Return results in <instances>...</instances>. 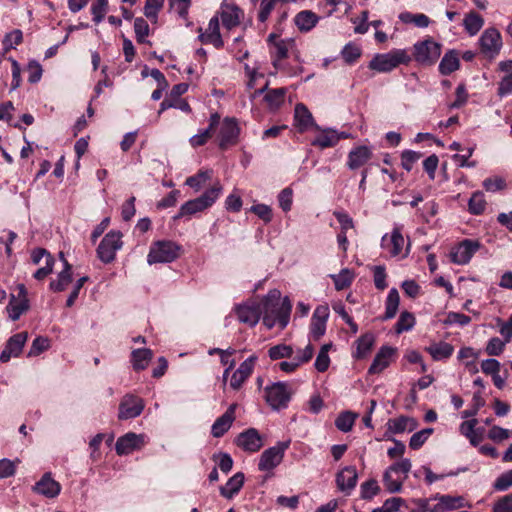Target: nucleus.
Here are the masks:
<instances>
[{"instance_id": "nucleus-54", "label": "nucleus", "mask_w": 512, "mask_h": 512, "mask_svg": "<svg viewBox=\"0 0 512 512\" xmlns=\"http://www.w3.org/2000/svg\"><path fill=\"white\" fill-rule=\"evenodd\" d=\"M279 206L284 212L291 210L293 201V191L291 188H284L278 195Z\"/></svg>"}, {"instance_id": "nucleus-28", "label": "nucleus", "mask_w": 512, "mask_h": 512, "mask_svg": "<svg viewBox=\"0 0 512 512\" xmlns=\"http://www.w3.org/2000/svg\"><path fill=\"white\" fill-rule=\"evenodd\" d=\"M244 484V474L241 472L236 473L232 476L227 483L220 488V494L227 498L231 499L235 494H237Z\"/></svg>"}, {"instance_id": "nucleus-51", "label": "nucleus", "mask_w": 512, "mask_h": 512, "mask_svg": "<svg viewBox=\"0 0 512 512\" xmlns=\"http://www.w3.org/2000/svg\"><path fill=\"white\" fill-rule=\"evenodd\" d=\"M108 8V0H97L95 3L91 6V12L93 15V21L98 24L103 19L107 12Z\"/></svg>"}, {"instance_id": "nucleus-53", "label": "nucleus", "mask_w": 512, "mask_h": 512, "mask_svg": "<svg viewBox=\"0 0 512 512\" xmlns=\"http://www.w3.org/2000/svg\"><path fill=\"white\" fill-rule=\"evenodd\" d=\"M163 6V0H146L144 14L147 18L155 20L159 10Z\"/></svg>"}, {"instance_id": "nucleus-25", "label": "nucleus", "mask_w": 512, "mask_h": 512, "mask_svg": "<svg viewBox=\"0 0 512 512\" xmlns=\"http://www.w3.org/2000/svg\"><path fill=\"white\" fill-rule=\"evenodd\" d=\"M404 243V237L399 229H394L390 236L384 235L381 240L382 248L386 249L392 256L401 253Z\"/></svg>"}, {"instance_id": "nucleus-18", "label": "nucleus", "mask_w": 512, "mask_h": 512, "mask_svg": "<svg viewBox=\"0 0 512 512\" xmlns=\"http://www.w3.org/2000/svg\"><path fill=\"white\" fill-rule=\"evenodd\" d=\"M373 156L372 150L365 146H357L353 148L347 159V166L350 170H357L363 167Z\"/></svg>"}, {"instance_id": "nucleus-5", "label": "nucleus", "mask_w": 512, "mask_h": 512, "mask_svg": "<svg viewBox=\"0 0 512 512\" xmlns=\"http://www.w3.org/2000/svg\"><path fill=\"white\" fill-rule=\"evenodd\" d=\"M265 400L273 410L284 409L291 399V390L284 382L273 383L265 388Z\"/></svg>"}, {"instance_id": "nucleus-34", "label": "nucleus", "mask_w": 512, "mask_h": 512, "mask_svg": "<svg viewBox=\"0 0 512 512\" xmlns=\"http://www.w3.org/2000/svg\"><path fill=\"white\" fill-rule=\"evenodd\" d=\"M240 9L235 5H226L222 8L221 20L224 27L231 29L240 22Z\"/></svg>"}, {"instance_id": "nucleus-10", "label": "nucleus", "mask_w": 512, "mask_h": 512, "mask_svg": "<svg viewBox=\"0 0 512 512\" xmlns=\"http://www.w3.org/2000/svg\"><path fill=\"white\" fill-rule=\"evenodd\" d=\"M481 244L477 240L465 239L450 252V260L457 265L467 264L479 250Z\"/></svg>"}, {"instance_id": "nucleus-17", "label": "nucleus", "mask_w": 512, "mask_h": 512, "mask_svg": "<svg viewBox=\"0 0 512 512\" xmlns=\"http://www.w3.org/2000/svg\"><path fill=\"white\" fill-rule=\"evenodd\" d=\"M357 480L358 474L354 466H347L336 475V484L338 489L346 494H350V492L355 488Z\"/></svg>"}, {"instance_id": "nucleus-31", "label": "nucleus", "mask_w": 512, "mask_h": 512, "mask_svg": "<svg viewBox=\"0 0 512 512\" xmlns=\"http://www.w3.org/2000/svg\"><path fill=\"white\" fill-rule=\"evenodd\" d=\"M319 17L310 10H304L299 12L295 16V24L300 31H310L318 22Z\"/></svg>"}, {"instance_id": "nucleus-37", "label": "nucleus", "mask_w": 512, "mask_h": 512, "mask_svg": "<svg viewBox=\"0 0 512 512\" xmlns=\"http://www.w3.org/2000/svg\"><path fill=\"white\" fill-rule=\"evenodd\" d=\"M286 93V88L271 89L267 91L264 99L271 109H277L284 103Z\"/></svg>"}, {"instance_id": "nucleus-4", "label": "nucleus", "mask_w": 512, "mask_h": 512, "mask_svg": "<svg viewBox=\"0 0 512 512\" xmlns=\"http://www.w3.org/2000/svg\"><path fill=\"white\" fill-rule=\"evenodd\" d=\"M414 59L421 65L434 64L441 55V44L431 38L417 42L414 45Z\"/></svg>"}, {"instance_id": "nucleus-44", "label": "nucleus", "mask_w": 512, "mask_h": 512, "mask_svg": "<svg viewBox=\"0 0 512 512\" xmlns=\"http://www.w3.org/2000/svg\"><path fill=\"white\" fill-rule=\"evenodd\" d=\"M293 354V348L290 345L278 344L268 350L271 360L290 358Z\"/></svg>"}, {"instance_id": "nucleus-49", "label": "nucleus", "mask_w": 512, "mask_h": 512, "mask_svg": "<svg viewBox=\"0 0 512 512\" xmlns=\"http://www.w3.org/2000/svg\"><path fill=\"white\" fill-rule=\"evenodd\" d=\"M432 433V428H425L421 431L414 433L410 438L409 447L413 450L419 449L427 441V439Z\"/></svg>"}, {"instance_id": "nucleus-9", "label": "nucleus", "mask_w": 512, "mask_h": 512, "mask_svg": "<svg viewBox=\"0 0 512 512\" xmlns=\"http://www.w3.org/2000/svg\"><path fill=\"white\" fill-rule=\"evenodd\" d=\"M289 442H280L274 447L266 449L259 459L258 468L260 471H270L278 466L288 448Z\"/></svg>"}, {"instance_id": "nucleus-39", "label": "nucleus", "mask_w": 512, "mask_h": 512, "mask_svg": "<svg viewBox=\"0 0 512 512\" xmlns=\"http://www.w3.org/2000/svg\"><path fill=\"white\" fill-rule=\"evenodd\" d=\"M357 416L358 415L356 413L350 411L342 412L336 418L335 426L342 432H349L352 429Z\"/></svg>"}, {"instance_id": "nucleus-20", "label": "nucleus", "mask_w": 512, "mask_h": 512, "mask_svg": "<svg viewBox=\"0 0 512 512\" xmlns=\"http://www.w3.org/2000/svg\"><path fill=\"white\" fill-rule=\"evenodd\" d=\"M59 258L63 262V270L59 272L57 279L50 282V289L54 292L64 291L72 282V266L66 260L64 253H59Z\"/></svg>"}, {"instance_id": "nucleus-63", "label": "nucleus", "mask_w": 512, "mask_h": 512, "mask_svg": "<svg viewBox=\"0 0 512 512\" xmlns=\"http://www.w3.org/2000/svg\"><path fill=\"white\" fill-rule=\"evenodd\" d=\"M493 512H512V493L501 497L495 502Z\"/></svg>"}, {"instance_id": "nucleus-56", "label": "nucleus", "mask_w": 512, "mask_h": 512, "mask_svg": "<svg viewBox=\"0 0 512 512\" xmlns=\"http://www.w3.org/2000/svg\"><path fill=\"white\" fill-rule=\"evenodd\" d=\"M250 211L256 214L265 223H269L272 220V209L266 204L253 205Z\"/></svg>"}, {"instance_id": "nucleus-2", "label": "nucleus", "mask_w": 512, "mask_h": 512, "mask_svg": "<svg viewBox=\"0 0 512 512\" xmlns=\"http://www.w3.org/2000/svg\"><path fill=\"white\" fill-rule=\"evenodd\" d=\"M222 191L220 183H215L209 190L205 191L200 197L185 202L175 216V219L186 215H194L212 206Z\"/></svg>"}, {"instance_id": "nucleus-43", "label": "nucleus", "mask_w": 512, "mask_h": 512, "mask_svg": "<svg viewBox=\"0 0 512 512\" xmlns=\"http://www.w3.org/2000/svg\"><path fill=\"white\" fill-rule=\"evenodd\" d=\"M469 211L472 214L479 215L481 214L486 207V201L484 198V194L480 191H477L472 194L469 203H468Z\"/></svg>"}, {"instance_id": "nucleus-50", "label": "nucleus", "mask_w": 512, "mask_h": 512, "mask_svg": "<svg viewBox=\"0 0 512 512\" xmlns=\"http://www.w3.org/2000/svg\"><path fill=\"white\" fill-rule=\"evenodd\" d=\"M422 157L420 152L405 150L401 154V165L406 171H411L415 162Z\"/></svg>"}, {"instance_id": "nucleus-38", "label": "nucleus", "mask_w": 512, "mask_h": 512, "mask_svg": "<svg viewBox=\"0 0 512 512\" xmlns=\"http://www.w3.org/2000/svg\"><path fill=\"white\" fill-rule=\"evenodd\" d=\"M484 24L483 18L476 12H470L465 16L464 26L466 31L471 35H476Z\"/></svg>"}, {"instance_id": "nucleus-14", "label": "nucleus", "mask_w": 512, "mask_h": 512, "mask_svg": "<svg viewBox=\"0 0 512 512\" xmlns=\"http://www.w3.org/2000/svg\"><path fill=\"white\" fill-rule=\"evenodd\" d=\"M256 360V356H250L244 362H242L238 369L232 374L230 379V387L233 390H239L243 383L249 378L253 372Z\"/></svg>"}, {"instance_id": "nucleus-52", "label": "nucleus", "mask_w": 512, "mask_h": 512, "mask_svg": "<svg viewBox=\"0 0 512 512\" xmlns=\"http://www.w3.org/2000/svg\"><path fill=\"white\" fill-rule=\"evenodd\" d=\"M380 491L376 480H368L361 485V497L363 499H372Z\"/></svg>"}, {"instance_id": "nucleus-29", "label": "nucleus", "mask_w": 512, "mask_h": 512, "mask_svg": "<svg viewBox=\"0 0 512 512\" xmlns=\"http://www.w3.org/2000/svg\"><path fill=\"white\" fill-rule=\"evenodd\" d=\"M459 55L456 50L448 51L439 63V71L442 75H449L459 68Z\"/></svg>"}, {"instance_id": "nucleus-46", "label": "nucleus", "mask_w": 512, "mask_h": 512, "mask_svg": "<svg viewBox=\"0 0 512 512\" xmlns=\"http://www.w3.org/2000/svg\"><path fill=\"white\" fill-rule=\"evenodd\" d=\"M26 340V332L15 334L8 340L6 347H8L12 351V353H14V357H16L21 353Z\"/></svg>"}, {"instance_id": "nucleus-24", "label": "nucleus", "mask_w": 512, "mask_h": 512, "mask_svg": "<svg viewBox=\"0 0 512 512\" xmlns=\"http://www.w3.org/2000/svg\"><path fill=\"white\" fill-rule=\"evenodd\" d=\"M387 426L388 432L391 434H399L405 431L412 432L418 427V422L412 417L400 416L398 418L389 419Z\"/></svg>"}, {"instance_id": "nucleus-47", "label": "nucleus", "mask_w": 512, "mask_h": 512, "mask_svg": "<svg viewBox=\"0 0 512 512\" xmlns=\"http://www.w3.org/2000/svg\"><path fill=\"white\" fill-rule=\"evenodd\" d=\"M134 31L138 43L147 42L146 37L149 35L150 29L147 21L144 18L138 17L135 19Z\"/></svg>"}, {"instance_id": "nucleus-21", "label": "nucleus", "mask_w": 512, "mask_h": 512, "mask_svg": "<svg viewBox=\"0 0 512 512\" xmlns=\"http://www.w3.org/2000/svg\"><path fill=\"white\" fill-rule=\"evenodd\" d=\"M34 490L47 498H54L60 493L61 486L51 477V473H45L35 484Z\"/></svg>"}, {"instance_id": "nucleus-16", "label": "nucleus", "mask_w": 512, "mask_h": 512, "mask_svg": "<svg viewBox=\"0 0 512 512\" xmlns=\"http://www.w3.org/2000/svg\"><path fill=\"white\" fill-rule=\"evenodd\" d=\"M144 444L143 435H138L132 432L125 434L124 436L118 438L115 450L118 455H127L133 452L136 449L141 448Z\"/></svg>"}, {"instance_id": "nucleus-57", "label": "nucleus", "mask_w": 512, "mask_h": 512, "mask_svg": "<svg viewBox=\"0 0 512 512\" xmlns=\"http://www.w3.org/2000/svg\"><path fill=\"white\" fill-rule=\"evenodd\" d=\"M512 486V470L501 474L493 484L497 491H506Z\"/></svg>"}, {"instance_id": "nucleus-3", "label": "nucleus", "mask_w": 512, "mask_h": 512, "mask_svg": "<svg viewBox=\"0 0 512 512\" xmlns=\"http://www.w3.org/2000/svg\"><path fill=\"white\" fill-rule=\"evenodd\" d=\"M181 247L175 242L161 240L153 243L150 247L147 262L149 265L156 263H170L180 255Z\"/></svg>"}, {"instance_id": "nucleus-35", "label": "nucleus", "mask_w": 512, "mask_h": 512, "mask_svg": "<svg viewBox=\"0 0 512 512\" xmlns=\"http://www.w3.org/2000/svg\"><path fill=\"white\" fill-rule=\"evenodd\" d=\"M339 140L340 136L335 130L326 129L312 141V145L323 149L335 146Z\"/></svg>"}, {"instance_id": "nucleus-19", "label": "nucleus", "mask_w": 512, "mask_h": 512, "mask_svg": "<svg viewBox=\"0 0 512 512\" xmlns=\"http://www.w3.org/2000/svg\"><path fill=\"white\" fill-rule=\"evenodd\" d=\"M236 407V404H231L225 413L216 419L211 428V433L214 437L220 438L230 429L235 420Z\"/></svg>"}, {"instance_id": "nucleus-58", "label": "nucleus", "mask_w": 512, "mask_h": 512, "mask_svg": "<svg viewBox=\"0 0 512 512\" xmlns=\"http://www.w3.org/2000/svg\"><path fill=\"white\" fill-rule=\"evenodd\" d=\"M505 343L497 337L491 338L486 346V353L490 356L500 355L504 350Z\"/></svg>"}, {"instance_id": "nucleus-6", "label": "nucleus", "mask_w": 512, "mask_h": 512, "mask_svg": "<svg viewBox=\"0 0 512 512\" xmlns=\"http://www.w3.org/2000/svg\"><path fill=\"white\" fill-rule=\"evenodd\" d=\"M408 56L403 50H394L385 54L376 55L369 63V68L378 72H389L399 64L408 61Z\"/></svg>"}, {"instance_id": "nucleus-26", "label": "nucleus", "mask_w": 512, "mask_h": 512, "mask_svg": "<svg viewBox=\"0 0 512 512\" xmlns=\"http://www.w3.org/2000/svg\"><path fill=\"white\" fill-rule=\"evenodd\" d=\"M394 353V349L388 346H383L378 351L374 360L369 367L368 372L370 374H378L386 369L390 364V358Z\"/></svg>"}, {"instance_id": "nucleus-22", "label": "nucleus", "mask_w": 512, "mask_h": 512, "mask_svg": "<svg viewBox=\"0 0 512 512\" xmlns=\"http://www.w3.org/2000/svg\"><path fill=\"white\" fill-rule=\"evenodd\" d=\"M199 39L204 44H212L216 48L223 46V40L219 31L218 17H212L209 21L206 33H200Z\"/></svg>"}, {"instance_id": "nucleus-36", "label": "nucleus", "mask_w": 512, "mask_h": 512, "mask_svg": "<svg viewBox=\"0 0 512 512\" xmlns=\"http://www.w3.org/2000/svg\"><path fill=\"white\" fill-rule=\"evenodd\" d=\"M400 302V297L397 289L392 288L387 296L386 299V307H385V314L383 316V320L392 319L398 310Z\"/></svg>"}, {"instance_id": "nucleus-62", "label": "nucleus", "mask_w": 512, "mask_h": 512, "mask_svg": "<svg viewBox=\"0 0 512 512\" xmlns=\"http://www.w3.org/2000/svg\"><path fill=\"white\" fill-rule=\"evenodd\" d=\"M383 482L386 489L390 493L400 492L402 489V481H397L392 478V473L388 470L383 475Z\"/></svg>"}, {"instance_id": "nucleus-8", "label": "nucleus", "mask_w": 512, "mask_h": 512, "mask_svg": "<svg viewBox=\"0 0 512 512\" xmlns=\"http://www.w3.org/2000/svg\"><path fill=\"white\" fill-rule=\"evenodd\" d=\"M479 44L481 52L488 58H495L502 48V37L500 32L496 28L486 29L480 39Z\"/></svg>"}, {"instance_id": "nucleus-30", "label": "nucleus", "mask_w": 512, "mask_h": 512, "mask_svg": "<svg viewBox=\"0 0 512 512\" xmlns=\"http://www.w3.org/2000/svg\"><path fill=\"white\" fill-rule=\"evenodd\" d=\"M426 351L431 355L433 360L440 361L449 358L454 351V347L447 342L432 343L426 348Z\"/></svg>"}, {"instance_id": "nucleus-40", "label": "nucleus", "mask_w": 512, "mask_h": 512, "mask_svg": "<svg viewBox=\"0 0 512 512\" xmlns=\"http://www.w3.org/2000/svg\"><path fill=\"white\" fill-rule=\"evenodd\" d=\"M374 344V336L372 334H364L357 340V348L355 357L356 358H364L367 353L371 350Z\"/></svg>"}, {"instance_id": "nucleus-45", "label": "nucleus", "mask_w": 512, "mask_h": 512, "mask_svg": "<svg viewBox=\"0 0 512 512\" xmlns=\"http://www.w3.org/2000/svg\"><path fill=\"white\" fill-rule=\"evenodd\" d=\"M441 505L446 510L458 509L466 506L465 500L461 496L442 495L438 497Z\"/></svg>"}, {"instance_id": "nucleus-13", "label": "nucleus", "mask_w": 512, "mask_h": 512, "mask_svg": "<svg viewBox=\"0 0 512 512\" xmlns=\"http://www.w3.org/2000/svg\"><path fill=\"white\" fill-rule=\"evenodd\" d=\"M239 135V127L235 118H224L219 132V147L226 150L236 144Z\"/></svg>"}, {"instance_id": "nucleus-48", "label": "nucleus", "mask_w": 512, "mask_h": 512, "mask_svg": "<svg viewBox=\"0 0 512 512\" xmlns=\"http://www.w3.org/2000/svg\"><path fill=\"white\" fill-rule=\"evenodd\" d=\"M210 178H211V172L199 171L197 174L188 177L185 181V184L188 185L189 187L195 189L196 191H198L205 184V182L207 180H209Z\"/></svg>"}, {"instance_id": "nucleus-27", "label": "nucleus", "mask_w": 512, "mask_h": 512, "mask_svg": "<svg viewBox=\"0 0 512 512\" xmlns=\"http://www.w3.org/2000/svg\"><path fill=\"white\" fill-rule=\"evenodd\" d=\"M295 41L291 38L274 42L273 65L276 69H282L281 60L287 58L289 50L294 48Z\"/></svg>"}, {"instance_id": "nucleus-60", "label": "nucleus", "mask_w": 512, "mask_h": 512, "mask_svg": "<svg viewBox=\"0 0 512 512\" xmlns=\"http://www.w3.org/2000/svg\"><path fill=\"white\" fill-rule=\"evenodd\" d=\"M505 186V180L501 177L487 178L483 182V187L488 192H496L503 190Z\"/></svg>"}, {"instance_id": "nucleus-33", "label": "nucleus", "mask_w": 512, "mask_h": 512, "mask_svg": "<svg viewBox=\"0 0 512 512\" xmlns=\"http://www.w3.org/2000/svg\"><path fill=\"white\" fill-rule=\"evenodd\" d=\"M294 118L300 131L307 130L310 126H314L312 114L302 103H298L295 106Z\"/></svg>"}, {"instance_id": "nucleus-7", "label": "nucleus", "mask_w": 512, "mask_h": 512, "mask_svg": "<svg viewBox=\"0 0 512 512\" xmlns=\"http://www.w3.org/2000/svg\"><path fill=\"white\" fill-rule=\"evenodd\" d=\"M122 234L118 231H110L101 240L97 255L104 263H110L115 259L116 252L122 247Z\"/></svg>"}, {"instance_id": "nucleus-42", "label": "nucleus", "mask_w": 512, "mask_h": 512, "mask_svg": "<svg viewBox=\"0 0 512 512\" xmlns=\"http://www.w3.org/2000/svg\"><path fill=\"white\" fill-rule=\"evenodd\" d=\"M415 325V317L412 313L404 311L400 314L397 323L395 324V331L401 334L405 331H409Z\"/></svg>"}, {"instance_id": "nucleus-32", "label": "nucleus", "mask_w": 512, "mask_h": 512, "mask_svg": "<svg viewBox=\"0 0 512 512\" xmlns=\"http://www.w3.org/2000/svg\"><path fill=\"white\" fill-rule=\"evenodd\" d=\"M153 357V353L150 349L142 348L135 349L131 353V362L134 370H144Z\"/></svg>"}, {"instance_id": "nucleus-23", "label": "nucleus", "mask_w": 512, "mask_h": 512, "mask_svg": "<svg viewBox=\"0 0 512 512\" xmlns=\"http://www.w3.org/2000/svg\"><path fill=\"white\" fill-rule=\"evenodd\" d=\"M237 317L240 322L255 326L262 314L260 305H241L236 309Z\"/></svg>"}, {"instance_id": "nucleus-61", "label": "nucleus", "mask_w": 512, "mask_h": 512, "mask_svg": "<svg viewBox=\"0 0 512 512\" xmlns=\"http://www.w3.org/2000/svg\"><path fill=\"white\" fill-rule=\"evenodd\" d=\"M373 272L375 287L379 290H384L387 287L385 267L381 265L375 266Z\"/></svg>"}, {"instance_id": "nucleus-1", "label": "nucleus", "mask_w": 512, "mask_h": 512, "mask_svg": "<svg viewBox=\"0 0 512 512\" xmlns=\"http://www.w3.org/2000/svg\"><path fill=\"white\" fill-rule=\"evenodd\" d=\"M292 305L287 297L281 301V293L271 290L262 303V312L270 313L278 318L281 328H285L289 322Z\"/></svg>"}, {"instance_id": "nucleus-11", "label": "nucleus", "mask_w": 512, "mask_h": 512, "mask_svg": "<svg viewBox=\"0 0 512 512\" xmlns=\"http://www.w3.org/2000/svg\"><path fill=\"white\" fill-rule=\"evenodd\" d=\"M17 295L12 294L7 311L11 320L16 321L20 316L29 309V300L27 289L24 284H18Z\"/></svg>"}, {"instance_id": "nucleus-64", "label": "nucleus", "mask_w": 512, "mask_h": 512, "mask_svg": "<svg viewBox=\"0 0 512 512\" xmlns=\"http://www.w3.org/2000/svg\"><path fill=\"white\" fill-rule=\"evenodd\" d=\"M512 93V73L505 75L498 87V95L504 97Z\"/></svg>"}, {"instance_id": "nucleus-15", "label": "nucleus", "mask_w": 512, "mask_h": 512, "mask_svg": "<svg viewBox=\"0 0 512 512\" xmlns=\"http://www.w3.org/2000/svg\"><path fill=\"white\" fill-rule=\"evenodd\" d=\"M236 444L247 452H257L263 446L262 438L254 428H249L240 433L236 439Z\"/></svg>"}, {"instance_id": "nucleus-41", "label": "nucleus", "mask_w": 512, "mask_h": 512, "mask_svg": "<svg viewBox=\"0 0 512 512\" xmlns=\"http://www.w3.org/2000/svg\"><path fill=\"white\" fill-rule=\"evenodd\" d=\"M335 289L340 291L349 287L353 281L354 275L349 269H342L339 274L331 275Z\"/></svg>"}, {"instance_id": "nucleus-12", "label": "nucleus", "mask_w": 512, "mask_h": 512, "mask_svg": "<svg viewBox=\"0 0 512 512\" xmlns=\"http://www.w3.org/2000/svg\"><path fill=\"white\" fill-rule=\"evenodd\" d=\"M144 409V402L141 398L134 395H125L119 405L118 418L127 420L136 418Z\"/></svg>"}, {"instance_id": "nucleus-55", "label": "nucleus", "mask_w": 512, "mask_h": 512, "mask_svg": "<svg viewBox=\"0 0 512 512\" xmlns=\"http://www.w3.org/2000/svg\"><path fill=\"white\" fill-rule=\"evenodd\" d=\"M341 54H342V57L345 60V62L348 64H351V63L355 62L361 56V50L359 47H357L355 45L347 44L343 48Z\"/></svg>"}, {"instance_id": "nucleus-59", "label": "nucleus", "mask_w": 512, "mask_h": 512, "mask_svg": "<svg viewBox=\"0 0 512 512\" xmlns=\"http://www.w3.org/2000/svg\"><path fill=\"white\" fill-rule=\"evenodd\" d=\"M23 38L22 32L19 29L13 30L12 32L8 33L3 41V44L5 46V49H12L15 48L18 44L21 43Z\"/></svg>"}]
</instances>
